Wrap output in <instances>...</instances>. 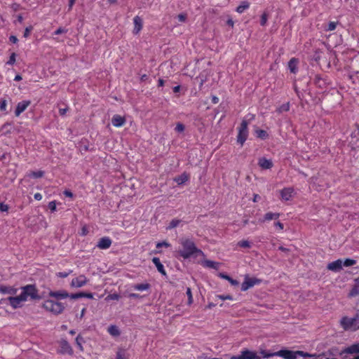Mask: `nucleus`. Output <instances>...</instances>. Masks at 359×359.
I'll return each instance as SVG.
<instances>
[{"label":"nucleus","mask_w":359,"mask_h":359,"mask_svg":"<svg viewBox=\"0 0 359 359\" xmlns=\"http://www.w3.org/2000/svg\"><path fill=\"white\" fill-rule=\"evenodd\" d=\"M179 243L182 245V249L179 250L177 253L185 259L191 257L194 254H203V251L197 248L194 242L189 238H182L180 239Z\"/></svg>","instance_id":"nucleus-1"},{"label":"nucleus","mask_w":359,"mask_h":359,"mask_svg":"<svg viewBox=\"0 0 359 359\" xmlns=\"http://www.w3.org/2000/svg\"><path fill=\"white\" fill-rule=\"evenodd\" d=\"M43 306L46 310L51 311L55 314L61 313L65 308L62 303L57 302L50 299L46 301Z\"/></svg>","instance_id":"nucleus-2"},{"label":"nucleus","mask_w":359,"mask_h":359,"mask_svg":"<svg viewBox=\"0 0 359 359\" xmlns=\"http://www.w3.org/2000/svg\"><path fill=\"white\" fill-rule=\"evenodd\" d=\"M21 294L24 295L25 300H27V297H29L32 299H41V296L38 294V290L36 289L35 285H27L22 287Z\"/></svg>","instance_id":"nucleus-3"},{"label":"nucleus","mask_w":359,"mask_h":359,"mask_svg":"<svg viewBox=\"0 0 359 359\" xmlns=\"http://www.w3.org/2000/svg\"><path fill=\"white\" fill-rule=\"evenodd\" d=\"M248 122L246 120H243L240 127L238 128V133L237 135V142L241 144V146L243 145L244 142L246 141L248 136Z\"/></svg>","instance_id":"nucleus-4"},{"label":"nucleus","mask_w":359,"mask_h":359,"mask_svg":"<svg viewBox=\"0 0 359 359\" xmlns=\"http://www.w3.org/2000/svg\"><path fill=\"white\" fill-rule=\"evenodd\" d=\"M272 356H279L282 357L284 359H297L296 357V351H290L287 349H282L277 352L270 353L269 355H266V358L272 357Z\"/></svg>","instance_id":"nucleus-5"},{"label":"nucleus","mask_w":359,"mask_h":359,"mask_svg":"<svg viewBox=\"0 0 359 359\" xmlns=\"http://www.w3.org/2000/svg\"><path fill=\"white\" fill-rule=\"evenodd\" d=\"M231 359H262L256 352L250 351L248 348H244L241 351L238 355H233Z\"/></svg>","instance_id":"nucleus-6"},{"label":"nucleus","mask_w":359,"mask_h":359,"mask_svg":"<svg viewBox=\"0 0 359 359\" xmlns=\"http://www.w3.org/2000/svg\"><path fill=\"white\" fill-rule=\"evenodd\" d=\"M262 280L257 278H250L248 275L245 276V280L241 285V290L247 291L248 289L252 287L255 285H258Z\"/></svg>","instance_id":"nucleus-7"},{"label":"nucleus","mask_w":359,"mask_h":359,"mask_svg":"<svg viewBox=\"0 0 359 359\" xmlns=\"http://www.w3.org/2000/svg\"><path fill=\"white\" fill-rule=\"evenodd\" d=\"M359 353V342L356 344H353L350 346H348L339 353V355L343 358H346L347 354H358Z\"/></svg>","instance_id":"nucleus-8"},{"label":"nucleus","mask_w":359,"mask_h":359,"mask_svg":"<svg viewBox=\"0 0 359 359\" xmlns=\"http://www.w3.org/2000/svg\"><path fill=\"white\" fill-rule=\"evenodd\" d=\"M7 300L9 301L11 306L13 309H18L22 306V303L23 302H25V298L24 297V295L20 294L18 296L16 297H9L7 298Z\"/></svg>","instance_id":"nucleus-9"},{"label":"nucleus","mask_w":359,"mask_h":359,"mask_svg":"<svg viewBox=\"0 0 359 359\" xmlns=\"http://www.w3.org/2000/svg\"><path fill=\"white\" fill-rule=\"evenodd\" d=\"M313 82L317 87L322 89L326 88L327 86L330 84V81H328L327 76H323L320 74L315 75Z\"/></svg>","instance_id":"nucleus-10"},{"label":"nucleus","mask_w":359,"mask_h":359,"mask_svg":"<svg viewBox=\"0 0 359 359\" xmlns=\"http://www.w3.org/2000/svg\"><path fill=\"white\" fill-rule=\"evenodd\" d=\"M88 280L84 275L73 278L71 282V286L74 287H81L88 283Z\"/></svg>","instance_id":"nucleus-11"},{"label":"nucleus","mask_w":359,"mask_h":359,"mask_svg":"<svg viewBox=\"0 0 359 359\" xmlns=\"http://www.w3.org/2000/svg\"><path fill=\"white\" fill-rule=\"evenodd\" d=\"M60 351L62 354L67 353L69 355L73 354V350L69 342L65 339H62L60 341Z\"/></svg>","instance_id":"nucleus-12"},{"label":"nucleus","mask_w":359,"mask_h":359,"mask_svg":"<svg viewBox=\"0 0 359 359\" xmlns=\"http://www.w3.org/2000/svg\"><path fill=\"white\" fill-rule=\"evenodd\" d=\"M31 104L30 100H23L18 103L15 111V115L19 116L23 111L26 110Z\"/></svg>","instance_id":"nucleus-13"},{"label":"nucleus","mask_w":359,"mask_h":359,"mask_svg":"<svg viewBox=\"0 0 359 359\" xmlns=\"http://www.w3.org/2000/svg\"><path fill=\"white\" fill-rule=\"evenodd\" d=\"M111 243V239L105 236L99 240L96 246L100 249L105 250L110 248Z\"/></svg>","instance_id":"nucleus-14"},{"label":"nucleus","mask_w":359,"mask_h":359,"mask_svg":"<svg viewBox=\"0 0 359 359\" xmlns=\"http://www.w3.org/2000/svg\"><path fill=\"white\" fill-rule=\"evenodd\" d=\"M294 189L292 187L284 188L280 191V196L282 200L289 201L292 197Z\"/></svg>","instance_id":"nucleus-15"},{"label":"nucleus","mask_w":359,"mask_h":359,"mask_svg":"<svg viewBox=\"0 0 359 359\" xmlns=\"http://www.w3.org/2000/svg\"><path fill=\"white\" fill-rule=\"evenodd\" d=\"M327 268L332 271H339L342 269V261L341 259H337L332 262L328 264Z\"/></svg>","instance_id":"nucleus-16"},{"label":"nucleus","mask_w":359,"mask_h":359,"mask_svg":"<svg viewBox=\"0 0 359 359\" xmlns=\"http://www.w3.org/2000/svg\"><path fill=\"white\" fill-rule=\"evenodd\" d=\"M133 22H134L133 34H137L142 29L143 22H142V18L140 16L137 15L133 18Z\"/></svg>","instance_id":"nucleus-17"},{"label":"nucleus","mask_w":359,"mask_h":359,"mask_svg":"<svg viewBox=\"0 0 359 359\" xmlns=\"http://www.w3.org/2000/svg\"><path fill=\"white\" fill-rule=\"evenodd\" d=\"M49 296L51 297H55L57 299H62L69 297V294L65 290H59V291H50L49 292Z\"/></svg>","instance_id":"nucleus-18"},{"label":"nucleus","mask_w":359,"mask_h":359,"mask_svg":"<svg viewBox=\"0 0 359 359\" xmlns=\"http://www.w3.org/2000/svg\"><path fill=\"white\" fill-rule=\"evenodd\" d=\"M258 165L264 170L270 169L273 167V162L270 159H267L264 157L259 158Z\"/></svg>","instance_id":"nucleus-19"},{"label":"nucleus","mask_w":359,"mask_h":359,"mask_svg":"<svg viewBox=\"0 0 359 359\" xmlns=\"http://www.w3.org/2000/svg\"><path fill=\"white\" fill-rule=\"evenodd\" d=\"M126 123V118L120 115L116 114L111 118V123L115 127H121Z\"/></svg>","instance_id":"nucleus-20"},{"label":"nucleus","mask_w":359,"mask_h":359,"mask_svg":"<svg viewBox=\"0 0 359 359\" xmlns=\"http://www.w3.org/2000/svg\"><path fill=\"white\" fill-rule=\"evenodd\" d=\"M359 295V278L354 280V285L350 290L348 297H354Z\"/></svg>","instance_id":"nucleus-21"},{"label":"nucleus","mask_w":359,"mask_h":359,"mask_svg":"<svg viewBox=\"0 0 359 359\" xmlns=\"http://www.w3.org/2000/svg\"><path fill=\"white\" fill-rule=\"evenodd\" d=\"M152 262L155 264L159 273H161L163 276H166V272L164 269V266L161 263L158 257H154L152 259Z\"/></svg>","instance_id":"nucleus-22"},{"label":"nucleus","mask_w":359,"mask_h":359,"mask_svg":"<svg viewBox=\"0 0 359 359\" xmlns=\"http://www.w3.org/2000/svg\"><path fill=\"white\" fill-rule=\"evenodd\" d=\"M17 289L11 286H0V292L2 294H15L17 292Z\"/></svg>","instance_id":"nucleus-23"},{"label":"nucleus","mask_w":359,"mask_h":359,"mask_svg":"<svg viewBox=\"0 0 359 359\" xmlns=\"http://www.w3.org/2000/svg\"><path fill=\"white\" fill-rule=\"evenodd\" d=\"M297 64H298L297 59L292 57V59L290 60V61L288 62V68L292 73L295 74L297 72Z\"/></svg>","instance_id":"nucleus-24"},{"label":"nucleus","mask_w":359,"mask_h":359,"mask_svg":"<svg viewBox=\"0 0 359 359\" xmlns=\"http://www.w3.org/2000/svg\"><path fill=\"white\" fill-rule=\"evenodd\" d=\"M250 7V3L247 1H243L241 3V4L236 8V11L238 13H243L246 9Z\"/></svg>","instance_id":"nucleus-25"},{"label":"nucleus","mask_w":359,"mask_h":359,"mask_svg":"<svg viewBox=\"0 0 359 359\" xmlns=\"http://www.w3.org/2000/svg\"><path fill=\"white\" fill-rule=\"evenodd\" d=\"M151 287V285L149 283H141V284H135L133 285V288L136 290L142 291L147 290Z\"/></svg>","instance_id":"nucleus-26"},{"label":"nucleus","mask_w":359,"mask_h":359,"mask_svg":"<svg viewBox=\"0 0 359 359\" xmlns=\"http://www.w3.org/2000/svg\"><path fill=\"white\" fill-rule=\"evenodd\" d=\"M255 135L257 137L261 139V140H266L269 137L268 133L262 129H257L255 130Z\"/></svg>","instance_id":"nucleus-27"},{"label":"nucleus","mask_w":359,"mask_h":359,"mask_svg":"<svg viewBox=\"0 0 359 359\" xmlns=\"http://www.w3.org/2000/svg\"><path fill=\"white\" fill-rule=\"evenodd\" d=\"M280 217L279 213H273V212H266L264 216V219L262 222L264 221H269L271 219H277Z\"/></svg>","instance_id":"nucleus-28"},{"label":"nucleus","mask_w":359,"mask_h":359,"mask_svg":"<svg viewBox=\"0 0 359 359\" xmlns=\"http://www.w3.org/2000/svg\"><path fill=\"white\" fill-rule=\"evenodd\" d=\"M188 180H189V176H188V175H187L185 172H184V173H182V175H180V176L177 177L175 179V181L178 184H184V182H186Z\"/></svg>","instance_id":"nucleus-29"},{"label":"nucleus","mask_w":359,"mask_h":359,"mask_svg":"<svg viewBox=\"0 0 359 359\" xmlns=\"http://www.w3.org/2000/svg\"><path fill=\"white\" fill-rule=\"evenodd\" d=\"M219 276L222 278L227 280L232 285H238L239 284V282L238 280L233 279L231 277H230L227 274L220 273Z\"/></svg>","instance_id":"nucleus-30"},{"label":"nucleus","mask_w":359,"mask_h":359,"mask_svg":"<svg viewBox=\"0 0 359 359\" xmlns=\"http://www.w3.org/2000/svg\"><path fill=\"white\" fill-rule=\"evenodd\" d=\"M204 264L208 268L218 269L219 263L211 260H205Z\"/></svg>","instance_id":"nucleus-31"},{"label":"nucleus","mask_w":359,"mask_h":359,"mask_svg":"<svg viewBox=\"0 0 359 359\" xmlns=\"http://www.w3.org/2000/svg\"><path fill=\"white\" fill-rule=\"evenodd\" d=\"M296 351V357L297 356H302L304 358H311V357H316V354H311L307 352H304L303 351Z\"/></svg>","instance_id":"nucleus-32"},{"label":"nucleus","mask_w":359,"mask_h":359,"mask_svg":"<svg viewBox=\"0 0 359 359\" xmlns=\"http://www.w3.org/2000/svg\"><path fill=\"white\" fill-rule=\"evenodd\" d=\"M108 331L112 336H118L120 334V332L116 325H111Z\"/></svg>","instance_id":"nucleus-33"},{"label":"nucleus","mask_w":359,"mask_h":359,"mask_svg":"<svg viewBox=\"0 0 359 359\" xmlns=\"http://www.w3.org/2000/svg\"><path fill=\"white\" fill-rule=\"evenodd\" d=\"M182 222V220L178 219H173L170 222L168 226L167 227L168 229H172L173 228L177 227L180 223Z\"/></svg>","instance_id":"nucleus-34"},{"label":"nucleus","mask_w":359,"mask_h":359,"mask_svg":"<svg viewBox=\"0 0 359 359\" xmlns=\"http://www.w3.org/2000/svg\"><path fill=\"white\" fill-rule=\"evenodd\" d=\"M7 107V101L5 99L0 100V110L5 114H8V111L6 109Z\"/></svg>","instance_id":"nucleus-35"},{"label":"nucleus","mask_w":359,"mask_h":359,"mask_svg":"<svg viewBox=\"0 0 359 359\" xmlns=\"http://www.w3.org/2000/svg\"><path fill=\"white\" fill-rule=\"evenodd\" d=\"M84 342V339L79 334L76 338V344L81 351H83L82 344Z\"/></svg>","instance_id":"nucleus-36"},{"label":"nucleus","mask_w":359,"mask_h":359,"mask_svg":"<svg viewBox=\"0 0 359 359\" xmlns=\"http://www.w3.org/2000/svg\"><path fill=\"white\" fill-rule=\"evenodd\" d=\"M356 263V261L355 259H346L344 260V262H342V266L344 265V266H351L354 264H355Z\"/></svg>","instance_id":"nucleus-37"},{"label":"nucleus","mask_w":359,"mask_h":359,"mask_svg":"<svg viewBox=\"0 0 359 359\" xmlns=\"http://www.w3.org/2000/svg\"><path fill=\"white\" fill-rule=\"evenodd\" d=\"M337 24H338V22H330L327 25V28H325V30L327 32L333 31L336 29Z\"/></svg>","instance_id":"nucleus-38"},{"label":"nucleus","mask_w":359,"mask_h":359,"mask_svg":"<svg viewBox=\"0 0 359 359\" xmlns=\"http://www.w3.org/2000/svg\"><path fill=\"white\" fill-rule=\"evenodd\" d=\"M43 175H44V172L42 170L33 171L30 174V176H32L34 178H40V177H42Z\"/></svg>","instance_id":"nucleus-39"},{"label":"nucleus","mask_w":359,"mask_h":359,"mask_svg":"<svg viewBox=\"0 0 359 359\" xmlns=\"http://www.w3.org/2000/svg\"><path fill=\"white\" fill-rule=\"evenodd\" d=\"M186 293L188 297V304L191 305L193 303V297H192L191 290L190 287L187 288Z\"/></svg>","instance_id":"nucleus-40"},{"label":"nucleus","mask_w":359,"mask_h":359,"mask_svg":"<svg viewBox=\"0 0 359 359\" xmlns=\"http://www.w3.org/2000/svg\"><path fill=\"white\" fill-rule=\"evenodd\" d=\"M69 297H70L72 299H77L79 298H83V292L72 293V294H69Z\"/></svg>","instance_id":"nucleus-41"},{"label":"nucleus","mask_w":359,"mask_h":359,"mask_svg":"<svg viewBox=\"0 0 359 359\" xmlns=\"http://www.w3.org/2000/svg\"><path fill=\"white\" fill-rule=\"evenodd\" d=\"M185 130V126L182 123H177L176 125V127L175 128V130L177 133H182Z\"/></svg>","instance_id":"nucleus-42"},{"label":"nucleus","mask_w":359,"mask_h":359,"mask_svg":"<svg viewBox=\"0 0 359 359\" xmlns=\"http://www.w3.org/2000/svg\"><path fill=\"white\" fill-rule=\"evenodd\" d=\"M268 20V15L266 13H264L261 16L260 25L262 26H265Z\"/></svg>","instance_id":"nucleus-43"},{"label":"nucleus","mask_w":359,"mask_h":359,"mask_svg":"<svg viewBox=\"0 0 359 359\" xmlns=\"http://www.w3.org/2000/svg\"><path fill=\"white\" fill-rule=\"evenodd\" d=\"M15 57H16V54L15 53H13L11 55H10V57H9V60H8V62H6L7 65H13L15 64Z\"/></svg>","instance_id":"nucleus-44"},{"label":"nucleus","mask_w":359,"mask_h":359,"mask_svg":"<svg viewBox=\"0 0 359 359\" xmlns=\"http://www.w3.org/2000/svg\"><path fill=\"white\" fill-rule=\"evenodd\" d=\"M238 245V246H240L241 248H250V242L248 241H245V240L239 241Z\"/></svg>","instance_id":"nucleus-45"},{"label":"nucleus","mask_w":359,"mask_h":359,"mask_svg":"<svg viewBox=\"0 0 359 359\" xmlns=\"http://www.w3.org/2000/svg\"><path fill=\"white\" fill-rule=\"evenodd\" d=\"M120 297H120L119 294H118L116 293H113V294H109L107 297L106 299H107V300H109V299H111V300H118L120 299Z\"/></svg>","instance_id":"nucleus-46"},{"label":"nucleus","mask_w":359,"mask_h":359,"mask_svg":"<svg viewBox=\"0 0 359 359\" xmlns=\"http://www.w3.org/2000/svg\"><path fill=\"white\" fill-rule=\"evenodd\" d=\"M32 30H33V27L32 25L27 27L24 31L23 36L25 38H27L29 36V34Z\"/></svg>","instance_id":"nucleus-47"},{"label":"nucleus","mask_w":359,"mask_h":359,"mask_svg":"<svg viewBox=\"0 0 359 359\" xmlns=\"http://www.w3.org/2000/svg\"><path fill=\"white\" fill-rule=\"evenodd\" d=\"M349 325H353L359 329V318H352L350 320Z\"/></svg>","instance_id":"nucleus-48"},{"label":"nucleus","mask_w":359,"mask_h":359,"mask_svg":"<svg viewBox=\"0 0 359 359\" xmlns=\"http://www.w3.org/2000/svg\"><path fill=\"white\" fill-rule=\"evenodd\" d=\"M48 208L50 209V210L52 212L56 211V202H55V201H53L49 202V203L48 205Z\"/></svg>","instance_id":"nucleus-49"},{"label":"nucleus","mask_w":359,"mask_h":359,"mask_svg":"<svg viewBox=\"0 0 359 359\" xmlns=\"http://www.w3.org/2000/svg\"><path fill=\"white\" fill-rule=\"evenodd\" d=\"M67 31H68V30H67V29H65V28H64V27H59L57 29H56V30L54 32L53 34H55V35H59V34H61L67 33Z\"/></svg>","instance_id":"nucleus-50"},{"label":"nucleus","mask_w":359,"mask_h":359,"mask_svg":"<svg viewBox=\"0 0 359 359\" xmlns=\"http://www.w3.org/2000/svg\"><path fill=\"white\" fill-rule=\"evenodd\" d=\"M72 273V271H69V272H59L57 273V276L60 278H66L67 277L70 273Z\"/></svg>","instance_id":"nucleus-51"},{"label":"nucleus","mask_w":359,"mask_h":359,"mask_svg":"<svg viewBox=\"0 0 359 359\" xmlns=\"http://www.w3.org/2000/svg\"><path fill=\"white\" fill-rule=\"evenodd\" d=\"M8 210V205L4 203H0V212H6Z\"/></svg>","instance_id":"nucleus-52"},{"label":"nucleus","mask_w":359,"mask_h":359,"mask_svg":"<svg viewBox=\"0 0 359 359\" xmlns=\"http://www.w3.org/2000/svg\"><path fill=\"white\" fill-rule=\"evenodd\" d=\"M163 246L168 248L170 246V244L165 241L159 242L156 244V248H160Z\"/></svg>","instance_id":"nucleus-53"},{"label":"nucleus","mask_w":359,"mask_h":359,"mask_svg":"<svg viewBox=\"0 0 359 359\" xmlns=\"http://www.w3.org/2000/svg\"><path fill=\"white\" fill-rule=\"evenodd\" d=\"M217 297H218L219 299H220L222 300H226V299L232 300L233 299L232 296H231L229 294H227V295H217Z\"/></svg>","instance_id":"nucleus-54"},{"label":"nucleus","mask_w":359,"mask_h":359,"mask_svg":"<svg viewBox=\"0 0 359 359\" xmlns=\"http://www.w3.org/2000/svg\"><path fill=\"white\" fill-rule=\"evenodd\" d=\"M177 19L179 20V21L180 22H185L186 19H187V15L186 14H184V13H180L177 15Z\"/></svg>","instance_id":"nucleus-55"},{"label":"nucleus","mask_w":359,"mask_h":359,"mask_svg":"<svg viewBox=\"0 0 359 359\" xmlns=\"http://www.w3.org/2000/svg\"><path fill=\"white\" fill-rule=\"evenodd\" d=\"M196 359H219V358H210L206 354L203 353V354L198 355Z\"/></svg>","instance_id":"nucleus-56"},{"label":"nucleus","mask_w":359,"mask_h":359,"mask_svg":"<svg viewBox=\"0 0 359 359\" xmlns=\"http://www.w3.org/2000/svg\"><path fill=\"white\" fill-rule=\"evenodd\" d=\"M128 297L130 299H137V298H141L142 296H140L139 294H137V293H130L128 294Z\"/></svg>","instance_id":"nucleus-57"},{"label":"nucleus","mask_w":359,"mask_h":359,"mask_svg":"<svg viewBox=\"0 0 359 359\" xmlns=\"http://www.w3.org/2000/svg\"><path fill=\"white\" fill-rule=\"evenodd\" d=\"M67 111H68V107L60 108L59 114L61 116H64L67 113Z\"/></svg>","instance_id":"nucleus-58"},{"label":"nucleus","mask_w":359,"mask_h":359,"mask_svg":"<svg viewBox=\"0 0 359 359\" xmlns=\"http://www.w3.org/2000/svg\"><path fill=\"white\" fill-rule=\"evenodd\" d=\"M9 41L13 43H18V38L14 36V35H11L10 37H9Z\"/></svg>","instance_id":"nucleus-59"},{"label":"nucleus","mask_w":359,"mask_h":359,"mask_svg":"<svg viewBox=\"0 0 359 359\" xmlns=\"http://www.w3.org/2000/svg\"><path fill=\"white\" fill-rule=\"evenodd\" d=\"M274 226L278 227L280 230H283L284 228V225L280 222H276L274 223Z\"/></svg>","instance_id":"nucleus-60"},{"label":"nucleus","mask_w":359,"mask_h":359,"mask_svg":"<svg viewBox=\"0 0 359 359\" xmlns=\"http://www.w3.org/2000/svg\"><path fill=\"white\" fill-rule=\"evenodd\" d=\"M289 108H290V107H289V103L284 104H283V105L280 107V109H281L282 111H288V110H289Z\"/></svg>","instance_id":"nucleus-61"},{"label":"nucleus","mask_w":359,"mask_h":359,"mask_svg":"<svg viewBox=\"0 0 359 359\" xmlns=\"http://www.w3.org/2000/svg\"><path fill=\"white\" fill-rule=\"evenodd\" d=\"M83 297H86L88 299H93V294L91 292H83Z\"/></svg>","instance_id":"nucleus-62"},{"label":"nucleus","mask_w":359,"mask_h":359,"mask_svg":"<svg viewBox=\"0 0 359 359\" xmlns=\"http://www.w3.org/2000/svg\"><path fill=\"white\" fill-rule=\"evenodd\" d=\"M64 194L67 197H72L73 196L72 192L71 191H69V190H65L64 191Z\"/></svg>","instance_id":"nucleus-63"},{"label":"nucleus","mask_w":359,"mask_h":359,"mask_svg":"<svg viewBox=\"0 0 359 359\" xmlns=\"http://www.w3.org/2000/svg\"><path fill=\"white\" fill-rule=\"evenodd\" d=\"M116 359H126L124 355L121 353V352H118L116 353Z\"/></svg>","instance_id":"nucleus-64"}]
</instances>
